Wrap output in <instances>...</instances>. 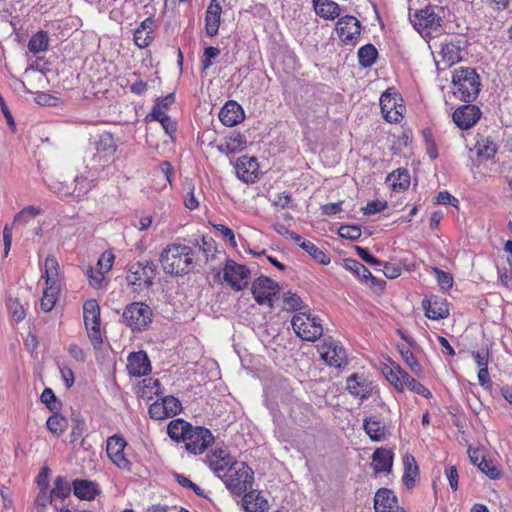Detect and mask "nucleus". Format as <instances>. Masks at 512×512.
I'll return each instance as SVG.
<instances>
[{
	"instance_id": "39",
	"label": "nucleus",
	"mask_w": 512,
	"mask_h": 512,
	"mask_svg": "<svg viewBox=\"0 0 512 512\" xmlns=\"http://www.w3.org/2000/svg\"><path fill=\"white\" fill-rule=\"evenodd\" d=\"M300 247L320 264L328 265L331 261L330 256L311 241H302Z\"/></svg>"
},
{
	"instance_id": "27",
	"label": "nucleus",
	"mask_w": 512,
	"mask_h": 512,
	"mask_svg": "<svg viewBox=\"0 0 512 512\" xmlns=\"http://www.w3.org/2000/svg\"><path fill=\"white\" fill-rule=\"evenodd\" d=\"M393 453L385 448H377L372 455L371 466L375 473H389L392 470Z\"/></svg>"
},
{
	"instance_id": "33",
	"label": "nucleus",
	"mask_w": 512,
	"mask_h": 512,
	"mask_svg": "<svg viewBox=\"0 0 512 512\" xmlns=\"http://www.w3.org/2000/svg\"><path fill=\"white\" fill-rule=\"evenodd\" d=\"M440 55L442 61L446 62L448 66H451L462 59L461 47L454 42H447L441 45Z\"/></svg>"
},
{
	"instance_id": "47",
	"label": "nucleus",
	"mask_w": 512,
	"mask_h": 512,
	"mask_svg": "<svg viewBox=\"0 0 512 512\" xmlns=\"http://www.w3.org/2000/svg\"><path fill=\"white\" fill-rule=\"evenodd\" d=\"M40 400L52 412H57L61 407L60 401L56 398L51 388H45L43 390Z\"/></svg>"
},
{
	"instance_id": "59",
	"label": "nucleus",
	"mask_w": 512,
	"mask_h": 512,
	"mask_svg": "<svg viewBox=\"0 0 512 512\" xmlns=\"http://www.w3.org/2000/svg\"><path fill=\"white\" fill-rule=\"evenodd\" d=\"M220 55V49L217 47L209 46L205 48L202 59V67L204 70L212 65V60Z\"/></svg>"
},
{
	"instance_id": "58",
	"label": "nucleus",
	"mask_w": 512,
	"mask_h": 512,
	"mask_svg": "<svg viewBox=\"0 0 512 512\" xmlns=\"http://www.w3.org/2000/svg\"><path fill=\"white\" fill-rule=\"evenodd\" d=\"M198 246L207 261L209 260V256H213V252L216 251L215 241L211 237L202 236L201 243H199Z\"/></svg>"
},
{
	"instance_id": "41",
	"label": "nucleus",
	"mask_w": 512,
	"mask_h": 512,
	"mask_svg": "<svg viewBox=\"0 0 512 512\" xmlns=\"http://www.w3.org/2000/svg\"><path fill=\"white\" fill-rule=\"evenodd\" d=\"M47 429L55 436H60L68 427V421L65 417L54 412L46 422Z\"/></svg>"
},
{
	"instance_id": "64",
	"label": "nucleus",
	"mask_w": 512,
	"mask_h": 512,
	"mask_svg": "<svg viewBox=\"0 0 512 512\" xmlns=\"http://www.w3.org/2000/svg\"><path fill=\"white\" fill-rule=\"evenodd\" d=\"M50 190L60 197H67L72 195V191L67 185L60 182H52L49 184Z\"/></svg>"
},
{
	"instance_id": "10",
	"label": "nucleus",
	"mask_w": 512,
	"mask_h": 512,
	"mask_svg": "<svg viewBox=\"0 0 512 512\" xmlns=\"http://www.w3.org/2000/svg\"><path fill=\"white\" fill-rule=\"evenodd\" d=\"M380 108L383 117L390 123L399 122L405 112L402 99L394 88L387 89L380 97Z\"/></svg>"
},
{
	"instance_id": "44",
	"label": "nucleus",
	"mask_w": 512,
	"mask_h": 512,
	"mask_svg": "<svg viewBox=\"0 0 512 512\" xmlns=\"http://www.w3.org/2000/svg\"><path fill=\"white\" fill-rule=\"evenodd\" d=\"M398 349L402 356V359L404 360L406 365L410 368V370L415 375H420L422 373V366L420 365V363L418 362V360L416 359V357L414 356L412 351L409 348H407L406 346L400 345V344L398 345Z\"/></svg>"
},
{
	"instance_id": "46",
	"label": "nucleus",
	"mask_w": 512,
	"mask_h": 512,
	"mask_svg": "<svg viewBox=\"0 0 512 512\" xmlns=\"http://www.w3.org/2000/svg\"><path fill=\"white\" fill-rule=\"evenodd\" d=\"M404 371L405 370L403 368H401L399 365H395L393 367L388 368L386 371H384L386 379L399 392L403 391V383H402L401 375L398 372H404Z\"/></svg>"
},
{
	"instance_id": "7",
	"label": "nucleus",
	"mask_w": 512,
	"mask_h": 512,
	"mask_svg": "<svg viewBox=\"0 0 512 512\" xmlns=\"http://www.w3.org/2000/svg\"><path fill=\"white\" fill-rule=\"evenodd\" d=\"M157 275V265L150 260H141L128 267L126 280L129 285L139 289L149 288Z\"/></svg>"
},
{
	"instance_id": "12",
	"label": "nucleus",
	"mask_w": 512,
	"mask_h": 512,
	"mask_svg": "<svg viewBox=\"0 0 512 512\" xmlns=\"http://www.w3.org/2000/svg\"><path fill=\"white\" fill-rule=\"evenodd\" d=\"M223 275L224 280L233 290L241 291L247 287L251 273L245 265L227 259Z\"/></svg>"
},
{
	"instance_id": "2",
	"label": "nucleus",
	"mask_w": 512,
	"mask_h": 512,
	"mask_svg": "<svg viewBox=\"0 0 512 512\" xmlns=\"http://www.w3.org/2000/svg\"><path fill=\"white\" fill-rule=\"evenodd\" d=\"M195 253L192 247L173 242L168 244L159 255V262L165 274L181 277L196 267Z\"/></svg>"
},
{
	"instance_id": "43",
	"label": "nucleus",
	"mask_w": 512,
	"mask_h": 512,
	"mask_svg": "<svg viewBox=\"0 0 512 512\" xmlns=\"http://www.w3.org/2000/svg\"><path fill=\"white\" fill-rule=\"evenodd\" d=\"M476 150L479 157L490 159L495 155L497 145L490 138H481L476 142Z\"/></svg>"
},
{
	"instance_id": "4",
	"label": "nucleus",
	"mask_w": 512,
	"mask_h": 512,
	"mask_svg": "<svg viewBox=\"0 0 512 512\" xmlns=\"http://www.w3.org/2000/svg\"><path fill=\"white\" fill-rule=\"evenodd\" d=\"M253 475L252 469L245 462L234 461L219 478L231 493L241 496L252 488Z\"/></svg>"
},
{
	"instance_id": "60",
	"label": "nucleus",
	"mask_w": 512,
	"mask_h": 512,
	"mask_svg": "<svg viewBox=\"0 0 512 512\" xmlns=\"http://www.w3.org/2000/svg\"><path fill=\"white\" fill-rule=\"evenodd\" d=\"M387 208V202L386 201H371L369 202L364 208L363 212L365 215H372L378 212L383 211Z\"/></svg>"
},
{
	"instance_id": "19",
	"label": "nucleus",
	"mask_w": 512,
	"mask_h": 512,
	"mask_svg": "<svg viewBox=\"0 0 512 512\" xmlns=\"http://www.w3.org/2000/svg\"><path fill=\"white\" fill-rule=\"evenodd\" d=\"M234 462L225 448H215L206 456V463L210 469L220 477L221 474Z\"/></svg>"
},
{
	"instance_id": "31",
	"label": "nucleus",
	"mask_w": 512,
	"mask_h": 512,
	"mask_svg": "<svg viewBox=\"0 0 512 512\" xmlns=\"http://www.w3.org/2000/svg\"><path fill=\"white\" fill-rule=\"evenodd\" d=\"M363 428L372 441H381L385 438V425L375 416L365 418Z\"/></svg>"
},
{
	"instance_id": "36",
	"label": "nucleus",
	"mask_w": 512,
	"mask_h": 512,
	"mask_svg": "<svg viewBox=\"0 0 512 512\" xmlns=\"http://www.w3.org/2000/svg\"><path fill=\"white\" fill-rule=\"evenodd\" d=\"M59 285H46L40 301L41 309L45 312H50L56 304Z\"/></svg>"
},
{
	"instance_id": "18",
	"label": "nucleus",
	"mask_w": 512,
	"mask_h": 512,
	"mask_svg": "<svg viewBox=\"0 0 512 512\" xmlns=\"http://www.w3.org/2000/svg\"><path fill=\"white\" fill-rule=\"evenodd\" d=\"M425 316L432 320L445 319L449 316L446 299L438 296L425 297L422 301Z\"/></svg>"
},
{
	"instance_id": "32",
	"label": "nucleus",
	"mask_w": 512,
	"mask_h": 512,
	"mask_svg": "<svg viewBox=\"0 0 512 512\" xmlns=\"http://www.w3.org/2000/svg\"><path fill=\"white\" fill-rule=\"evenodd\" d=\"M95 149L104 156L111 157L117 150V142L109 132H103L95 142Z\"/></svg>"
},
{
	"instance_id": "16",
	"label": "nucleus",
	"mask_w": 512,
	"mask_h": 512,
	"mask_svg": "<svg viewBox=\"0 0 512 512\" xmlns=\"http://www.w3.org/2000/svg\"><path fill=\"white\" fill-rule=\"evenodd\" d=\"M481 111L475 105H462L458 107L453 113V121L457 127L462 130H467L473 127L480 119Z\"/></svg>"
},
{
	"instance_id": "8",
	"label": "nucleus",
	"mask_w": 512,
	"mask_h": 512,
	"mask_svg": "<svg viewBox=\"0 0 512 512\" xmlns=\"http://www.w3.org/2000/svg\"><path fill=\"white\" fill-rule=\"evenodd\" d=\"M83 318L92 346L95 349H100L103 344L100 330V307L95 299L85 301L83 305Z\"/></svg>"
},
{
	"instance_id": "55",
	"label": "nucleus",
	"mask_w": 512,
	"mask_h": 512,
	"mask_svg": "<svg viewBox=\"0 0 512 512\" xmlns=\"http://www.w3.org/2000/svg\"><path fill=\"white\" fill-rule=\"evenodd\" d=\"M478 468L490 479H497L500 475V472L495 467V465L485 458H481L480 462L478 463Z\"/></svg>"
},
{
	"instance_id": "35",
	"label": "nucleus",
	"mask_w": 512,
	"mask_h": 512,
	"mask_svg": "<svg viewBox=\"0 0 512 512\" xmlns=\"http://www.w3.org/2000/svg\"><path fill=\"white\" fill-rule=\"evenodd\" d=\"M345 267L363 280L371 279L372 282L375 284H385V281H377L376 278L372 276L371 272L367 269V267L357 260L347 259L345 261Z\"/></svg>"
},
{
	"instance_id": "3",
	"label": "nucleus",
	"mask_w": 512,
	"mask_h": 512,
	"mask_svg": "<svg viewBox=\"0 0 512 512\" xmlns=\"http://www.w3.org/2000/svg\"><path fill=\"white\" fill-rule=\"evenodd\" d=\"M481 82L476 70L470 67H459L453 71L452 92L460 101L470 103L480 92Z\"/></svg>"
},
{
	"instance_id": "21",
	"label": "nucleus",
	"mask_w": 512,
	"mask_h": 512,
	"mask_svg": "<svg viewBox=\"0 0 512 512\" xmlns=\"http://www.w3.org/2000/svg\"><path fill=\"white\" fill-rule=\"evenodd\" d=\"M127 370L134 377L148 374L151 370V364L146 352H132L128 356Z\"/></svg>"
},
{
	"instance_id": "51",
	"label": "nucleus",
	"mask_w": 512,
	"mask_h": 512,
	"mask_svg": "<svg viewBox=\"0 0 512 512\" xmlns=\"http://www.w3.org/2000/svg\"><path fill=\"white\" fill-rule=\"evenodd\" d=\"M284 309L300 310L303 307V301L296 293L288 291L283 295Z\"/></svg>"
},
{
	"instance_id": "22",
	"label": "nucleus",
	"mask_w": 512,
	"mask_h": 512,
	"mask_svg": "<svg viewBox=\"0 0 512 512\" xmlns=\"http://www.w3.org/2000/svg\"><path fill=\"white\" fill-rule=\"evenodd\" d=\"M346 387L349 393L360 399H367L373 391L372 382L363 376L353 374L347 378Z\"/></svg>"
},
{
	"instance_id": "6",
	"label": "nucleus",
	"mask_w": 512,
	"mask_h": 512,
	"mask_svg": "<svg viewBox=\"0 0 512 512\" xmlns=\"http://www.w3.org/2000/svg\"><path fill=\"white\" fill-rule=\"evenodd\" d=\"M153 311L144 302H132L128 304L122 314L124 324L133 332H142L148 329L152 323Z\"/></svg>"
},
{
	"instance_id": "1",
	"label": "nucleus",
	"mask_w": 512,
	"mask_h": 512,
	"mask_svg": "<svg viewBox=\"0 0 512 512\" xmlns=\"http://www.w3.org/2000/svg\"><path fill=\"white\" fill-rule=\"evenodd\" d=\"M167 434L176 443H183L190 454H201L214 442L211 431L202 426H193L182 418L171 420Z\"/></svg>"
},
{
	"instance_id": "63",
	"label": "nucleus",
	"mask_w": 512,
	"mask_h": 512,
	"mask_svg": "<svg viewBox=\"0 0 512 512\" xmlns=\"http://www.w3.org/2000/svg\"><path fill=\"white\" fill-rule=\"evenodd\" d=\"M213 227L219 231L223 237L230 242V244L233 246V247H236L237 246V243H236V239H235V235H234V232L227 226L223 225V224H213Z\"/></svg>"
},
{
	"instance_id": "48",
	"label": "nucleus",
	"mask_w": 512,
	"mask_h": 512,
	"mask_svg": "<svg viewBox=\"0 0 512 512\" xmlns=\"http://www.w3.org/2000/svg\"><path fill=\"white\" fill-rule=\"evenodd\" d=\"M6 305L15 322H21L25 318V310L18 299L9 298Z\"/></svg>"
},
{
	"instance_id": "42",
	"label": "nucleus",
	"mask_w": 512,
	"mask_h": 512,
	"mask_svg": "<svg viewBox=\"0 0 512 512\" xmlns=\"http://www.w3.org/2000/svg\"><path fill=\"white\" fill-rule=\"evenodd\" d=\"M50 492L55 500H63L70 495L71 485L65 477L57 476L54 480V487Z\"/></svg>"
},
{
	"instance_id": "28",
	"label": "nucleus",
	"mask_w": 512,
	"mask_h": 512,
	"mask_svg": "<svg viewBox=\"0 0 512 512\" xmlns=\"http://www.w3.org/2000/svg\"><path fill=\"white\" fill-rule=\"evenodd\" d=\"M243 505L246 512H267L269 509L268 501L261 496L259 491H247L243 497Z\"/></svg>"
},
{
	"instance_id": "54",
	"label": "nucleus",
	"mask_w": 512,
	"mask_h": 512,
	"mask_svg": "<svg viewBox=\"0 0 512 512\" xmlns=\"http://www.w3.org/2000/svg\"><path fill=\"white\" fill-rule=\"evenodd\" d=\"M149 415L152 419L163 420L169 418L168 412L164 409L162 400H157L149 406Z\"/></svg>"
},
{
	"instance_id": "56",
	"label": "nucleus",
	"mask_w": 512,
	"mask_h": 512,
	"mask_svg": "<svg viewBox=\"0 0 512 512\" xmlns=\"http://www.w3.org/2000/svg\"><path fill=\"white\" fill-rule=\"evenodd\" d=\"M114 260L115 256L112 253V251H105L101 254L100 258L98 259L97 267L98 269L108 273L113 266Z\"/></svg>"
},
{
	"instance_id": "30",
	"label": "nucleus",
	"mask_w": 512,
	"mask_h": 512,
	"mask_svg": "<svg viewBox=\"0 0 512 512\" xmlns=\"http://www.w3.org/2000/svg\"><path fill=\"white\" fill-rule=\"evenodd\" d=\"M404 474L402 476L403 483L408 489L415 486L416 479L419 475V468L415 457L411 454L403 456Z\"/></svg>"
},
{
	"instance_id": "9",
	"label": "nucleus",
	"mask_w": 512,
	"mask_h": 512,
	"mask_svg": "<svg viewBox=\"0 0 512 512\" xmlns=\"http://www.w3.org/2000/svg\"><path fill=\"white\" fill-rule=\"evenodd\" d=\"M292 327L298 337L314 342L321 337L323 328L319 318L306 313H297L291 320Z\"/></svg>"
},
{
	"instance_id": "45",
	"label": "nucleus",
	"mask_w": 512,
	"mask_h": 512,
	"mask_svg": "<svg viewBox=\"0 0 512 512\" xmlns=\"http://www.w3.org/2000/svg\"><path fill=\"white\" fill-rule=\"evenodd\" d=\"M389 179L392 181L394 190H404L410 185V175L407 170H398L393 172Z\"/></svg>"
},
{
	"instance_id": "62",
	"label": "nucleus",
	"mask_w": 512,
	"mask_h": 512,
	"mask_svg": "<svg viewBox=\"0 0 512 512\" xmlns=\"http://www.w3.org/2000/svg\"><path fill=\"white\" fill-rule=\"evenodd\" d=\"M55 501L54 497H52L51 492L48 494L46 488H41L40 493L38 494L35 503L37 507L45 508L48 504L52 505Z\"/></svg>"
},
{
	"instance_id": "61",
	"label": "nucleus",
	"mask_w": 512,
	"mask_h": 512,
	"mask_svg": "<svg viewBox=\"0 0 512 512\" xmlns=\"http://www.w3.org/2000/svg\"><path fill=\"white\" fill-rule=\"evenodd\" d=\"M356 253L357 255L366 263L372 265V266H380L381 261L372 256L369 251L366 248L356 246Z\"/></svg>"
},
{
	"instance_id": "38",
	"label": "nucleus",
	"mask_w": 512,
	"mask_h": 512,
	"mask_svg": "<svg viewBox=\"0 0 512 512\" xmlns=\"http://www.w3.org/2000/svg\"><path fill=\"white\" fill-rule=\"evenodd\" d=\"M49 47V36L46 31H39L34 34L28 43V49L33 54H38L48 50Z\"/></svg>"
},
{
	"instance_id": "50",
	"label": "nucleus",
	"mask_w": 512,
	"mask_h": 512,
	"mask_svg": "<svg viewBox=\"0 0 512 512\" xmlns=\"http://www.w3.org/2000/svg\"><path fill=\"white\" fill-rule=\"evenodd\" d=\"M435 273L438 285L443 290H449L453 286V277L449 272H445L438 267H432Z\"/></svg>"
},
{
	"instance_id": "23",
	"label": "nucleus",
	"mask_w": 512,
	"mask_h": 512,
	"mask_svg": "<svg viewBox=\"0 0 512 512\" xmlns=\"http://www.w3.org/2000/svg\"><path fill=\"white\" fill-rule=\"evenodd\" d=\"M222 7L218 0H211L205 15L206 33L213 37L218 33L221 22Z\"/></svg>"
},
{
	"instance_id": "37",
	"label": "nucleus",
	"mask_w": 512,
	"mask_h": 512,
	"mask_svg": "<svg viewBox=\"0 0 512 512\" xmlns=\"http://www.w3.org/2000/svg\"><path fill=\"white\" fill-rule=\"evenodd\" d=\"M402 378L403 389L406 387L410 391L419 394L425 398L431 397V392L419 381L410 376L406 371L399 372Z\"/></svg>"
},
{
	"instance_id": "13",
	"label": "nucleus",
	"mask_w": 512,
	"mask_h": 512,
	"mask_svg": "<svg viewBox=\"0 0 512 512\" xmlns=\"http://www.w3.org/2000/svg\"><path fill=\"white\" fill-rule=\"evenodd\" d=\"M126 440L120 435H113L107 439L106 452L109 459L120 469L130 470L131 462L126 458L124 449Z\"/></svg>"
},
{
	"instance_id": "25",
	"label": "nucleus",
	"mask_w": 512,
	"mask_h": 512,
	"mask_svg": "<svg viewBox=\"0 0 512 512\" xmlns=\"http://www.w3.org/2000/svg\"><path fill=\"white\" fill-rule=\"evenodd\" d=\"M73 492L81 500H93L100 494V487L97 482L86 479H75L72 482Z\"/></svg>"
},
{
	"instance_id": "17",
	"label": "nucleus",
	"mask_w": 512,
	"mask_h": 512,
	"mask_svg": "<svg viewBox=\"0 0 512 512\" xmlns=\"http://www.w3.org/2000/svg\"><path fill=\"white\" fill-rule=\"evenodd\" d=\"M235 170L237 177L245 183H254L259 177V165L255 157H239Z\"/></svg>"
},
{
	"instance_id": "53",
	"label": "nucleus",
	"mask_w": 512,
	"mask_h": 512,
	"mask_svg": "<svg viewBox=\"0 0 512 512\" xmlns=\"http://www.w3.org/2000/svg\"><path fill=\"white\" fill-rule=\"evenodd\" d=\"M74 182L76 184L74 190L72 191V194L76 193L77 197L85 195L93 187L92 181L87 180L83 176H76Z\"/></svg>"
},
{
	"instance_id": "34",
	"label": "nucleus",
	"mask_w": 512,
	"mask_h": 512,
	"mask_svg": "<svg viewBox=\"0 0 512 512\" xmlns=\"http://www.w3.org/2000/svg\"><path fill=\"white\" fill-rule=\"evenodd\" d=\"M59 265L53 256H48L44 262V271L42 278H45L46 285H59Z\"/></svg>"
},
{
	"instance_id": "26",
	"label": "nucleus",
	"mask_w": 512,
	"mask_h": 512,
	"mask_svg": "<svg viewBox=\"0 0 512 512\" xmlns=\"http://www.w3.org/2000/svg\"><path fill=\"white\" fill-rule=\"evenodd\" d=\"M155 20L148 17L134 32V42L139 48H146L154 38Z\"/></svg>"
},
{
	"instance_id": "40",
	"label": "nucleus",
	"mask_w": 512,
	"mask_h": 512,
	"mask_svg": "<svg viewBox=\"0 0 512 512\" xmlns=\"http://www.w3.org/2000/svg\"><path fill=\"white\" fill-rule=\"evenodd\" d=\"M357 54H358L359 64L365 68L371 67L375 63V61L378 57V51L372 44H366V45L362 46L358 50Z\"/></svg>"
},
{
	"instance_id": "15",
	"label": "nucleus",
	"mask_w": 512,
	"mask_h": 512,
	"mask_svg": "<svg viewBox=\"0 0 512 512\" xmlns=\"http://www.w3.org/2000/svg\"><path fill=\"white\" fill-rule=\"evenodd\" d=\"M321 358L329 365L339 368L346 364L347 354L345 349L337 343L324 342L318 347Z\"/></svg>"
},
{
	"instance_id": "52",
	"label": "nucleus",
	"mask_w": 512,
	"mask_h": 512,
	"mask_svg": "<svg viewBox=\"0 0 512 512\" xmlns=\"http://www.w3.org/2000/svg\"><path fill=\"white\" fill-rule=\"evenodd\" d=\"M105 274L106 272L100 269L90 267L87 270V276L89 278L90 285L97 289L103 287V284L105 282Z\"/></svg>"
},
{
	"instance_id": "11",
	"label": "nucleus",
	"mask_w": 512,
	"mask_h": 512,
	"mask_svg": "<svg viewBox=\"0 0 512 512\" xmlns=\"http://www.w3.org/2000/svg\"><path fill=\"white\" fill-rule=\"evenodd\" d=\"M279 285L269 277L261 276L252 283L251 291L259 305L273 306L274 297L279 293Z\"/></svg>"
},
{
	"instance_id": "14",
	"label": "nucleus",
	"mask_w": 512,
	"mask_h": 512,
	"mask_svg": "<svg viewBox=\"0 0 512 512\" xmlns=\"http://www.w3.org/2000/svg\"><path fill=\"white\" fill-rule=\"evenodd\" d=\"M360 28V21L351 15L340 17L336 23V32L345 45H355Z\"/></svg>"
},
{
	"instance_id": "29",
	"label": "nucleus",
	"mask_w": 512,
	"mask_h": 512,
	"mask_svg": "<svg viewBox=\"0 0 512 512\" xmlns=\"http://www.w3.org/2000/svg\"><path fill=\"white\" fill-rule=\"evenodd\" d=\"M315 13L326 20L336 19L341 12L340 6L332 0H312Z\"/></svg>"
},
{
	"instance_id": "24",
	"label": "nucleus",
	"mask_w": 512,
	"mask_h": 512,
	"mask_svg": "<svg viewBox=\"0 0 512 512\" xmlns=\"http://www.w3.org/2000/svg\"><path fill=\"white\" fill-rule=\"evenodd\" d=\"M397 507V497L392 490L378 489L374 497L375 512H394Z\"/></svg>"
},
{
	"instance_id": "20",
	"label": "nucleus",
	"mask_w": 512,
	"mask_h": 512,
	"mask_svg": "<svg viewBox=\"0 0 512 512\" xmlns=\"http://www.w3.org/2000/svg\"><path fill=\"white\" fill-rule=\"evenodd\" d=\"M245 118L244 110L236 101H228L219 112V119L223 125L233 127L241 123Z\"/></svg>"
},
{
	"instance_id": "5",
	"label": "nucleus",
	"mask_w": 512,
	"mask_h": 512,
	"mask_svg": "<svg viewBox=\"0 0 512 512\" xmlns=\"http://www.w3.org/2000/svg\"><path fill=\"white\" fill-rule=\"evenodd\" d=\"M442 13V7L429 5L410 15V21L423 37H432L434 34H438L442 28Z\"/></svg>"
},
{
	"instance_id": "49",
	"label": "nucleus",
	"mask_w": 512,
	"mask_h": 512,
	"mask_svg": "<svg viewBox=\"0 0 512 512\" xmlns=\"http://www.w3.org/2000/svg\"><path fill=\"white\" fill-rule=\"evenodd\" d=\"M164 409L168 412L169 417H173L179 414L182 410V404L178 398L174 396H165L161 398Z\"/></svg>"
},
{
	"instance_id": "57",
	"label": "nucleus",
	"mask_w": 512,
	"mask_h": 512,
	"mask_svg": "<svg viewBox=\"0 0 512 512\" xmlns=\"http://www.w3.org/2000/svg\"><path fill=\"white\" fill-rule=\"evenodd\" d=\"M340 237L356 240L361 236V229L355 225H343L338 231Z\"/></svg>"
}]
</instances>
